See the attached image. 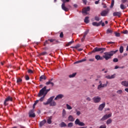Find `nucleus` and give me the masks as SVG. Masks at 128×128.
Listing matches in <instances>:
<instances>
[{
    "instance_id": "obj_45",
    "label": "nucleus",
    "mask_w": 128,
    "mask_h": 128,
    "mask_svg": "<svg viewBox=\"0 0 128 128\" xmlns=\"http://www.w3.org/2000/svg\"><path fill=\"white\" fill-rule=\"evenodd\" d=\"M113 62H118V59L117 58H114V60H113Z\"/></svg>"
},
{
    "instance_id": "obj_47",
    "label": "nucleus",
    "mask_w": 128,
    "mask_h": 128,
    "mask_svg": "<svg viewBox=\"0 0 128 128\" xmlns=\"http://www.w3.org/2000/svg\"><path fill=\"white\" fill-rule=\"evenodd\" d=\"M76 112L77 116H80V112L76 110Z\"/></svg>"
},
{
    "instance_id": "obj_55",
    "label": "nucleus",
    "mask_w": 128,
    "mask_h": 128,
    "mask_svg": "<svg viewBox=\"0 0 128 128\" xmlns=\"http://www.w3.org/2000/svg\"><path fill=\"white\" fill-rule=\"evenodd\" d=\"M72 42H74V41H71L70 42H68V44H67V46H70V45L72 44Z\"/></svg>"
},
{
    "instance_id": "obj_59",
    "label": "nucleus",
    "mask_w": 128,
    "mask_h": 128,
    "mask_svg": "<svg viewBox=\"0 0 128 128\" xmlns=\"http://www.w3.org/2000/svg\"><path fill=\"white\" fill-rule=\"evenodd\" d=\"M86 100H88V102H90V100H92V99H90V97H88L86 98Z\"/></svg>"
},
{
    "instance_id": "obj_50",
    "label": "nucleus",
    "mask_w": 128,
    "mask_h": 128,
    "mask_svg": "<svg viewBox=\"0 0 128 128\" xmlns=\"http://www.w3.org/2000/svg\"><path fill=\"white\" fill-rule=\"evenodd\" d=\"M25 78L26 80H30V77L26 75L25 77Z\"/></svg>"
},
{
    "instance_id": "obj_29",
    "label": "nucleus",
    "mask_w": 128,
    "mask_h": 128,
    "mask_svg": "<svg viewBox=\"0 0 128 128\" xmlns=\"http://www.w3.org/2000/svg\"><path fill=\"white\" fill-rule=\"evenodd\" d=\"M76 76V73H73L72 74L69 75V78H74Z\"/></svg>"
},
{
    "instance_id": "obj_25",
    "label": "nucleus",
    "mask_w": 128,
    "mask_h": 128,
    "mask_svg": "<svg viewBox=\"0 0 128 128\" xmlns=\"http://www.w3.org/2000/svg\"><path fill=\"white\" fill-rule=\"evenodd\" d=\"M52 116L48 117V119L47 120V122L48 124H52Z\"/></svg>"
},
{
    "instance_id": "obj_48",
    "label": "nucleus",
    "mask_w": 128,
    "mask_h": 128,
    "mask_svg": "<svg viewBox=\"0 0 128 128\" xmlns=\"http://www.w3.org/2000/svg\"><path fill=\"white\" fill-rule=\"evenodd\" d=\"M50 42H56L55 39H49L48 40Z\"/></svg>"
},
{
    "instance_id": "obj_22",
    "label": "nucleus",
    "mask_w": 128,
    "mask_h": 128,
    "mask_svg": "<svg viewBox=\"0 0 128 128\" xmlns=\"http://www.w3.org/2000/svg\"><path fill=\"white\" fill-rule=\"evenodd\" d=\"M46 80V76H44V75H42L40 76V82H42V80Z\"/></svg>"
},
{
    "instance_id": "obj_34",
    "label": "nucleus",
    "mask_w": 128,
    "mask_h": 128,
    "mask_svg": "<svg viewBox=\"0 0 128 128\" xmlns=\"http://www.w3.org/2000/svg\"><path fill=\"white\" fill-rule=\"evenodd\" d=\"M72 126H74V124L72 122H70L68 124V128H72Z\"/></svg>"
},
{
    "instance_id": "obj_38",
    "label": "nucleus",
    "mask_w": 128,
    "mask_h": 128,
    "mask_svg": "<svg viewBox=\"0 0 128 128\" xmlns=\"http://www.w3.org/2000/svg\"><path fill=\"white\" fill-rule=\"evenodd\" d=\"M116 94H122V90H120L116 91Z\"/></svg>"
},
{
    "instance_id": "obj_53",
    "label": "nucleus",
    "mask_w": 128,
    "mask_h": 128,
    "mask_svg": "<svg viewBox=\"0 0 128 128\" xmlns=\"http://www.w3.org/2000/svg\"><path fill=\"white\" fill-rule=\"evenodd\" d=\"M89 62H94V58H91L89 59Z\"/></svg>"
},
{
    "instance_id": "obj_52",
    "label": "nucleus",
    "mask_w": 128,
    "mask_h": 128,
    "mask_svg": "<svg viewBox=\"0 0 128 128\" xmlns=\"http://www.w3.org/2000/svg\"><path fill=\"white\" fill-rule=\"evenodd\" d=\"M88 34V30H86L84 32V36H86V34Z\"/></svg>"
},
{
    "instance_id": "obj_8",
    "label": "nucleus",
    "mask_w": 128,
    "mask_h": 128,
    "mask_svg": "<svg viewBox=\"0 0 128 128\" xmlns=\"http://www.w3.org/2000/svg\"><path fill=\"white\" fill-rule=\"evenodd\" d=\"M102 100V98L98 96H94L92 98V100L95 104H98L100 102V100Z\"/></svg>"
},
{
    "instance_id": "obj_51",
    "label": "nucleus",
    "mask_w": 128,
    "mask_h": 128,
    "mask_svg": "<svg viewBox=\"0 0 128 128\" xmlns=\"http://www.w3.org/2000/svg\"><path fill=\"white\" fill-rule=\"evenodd\" d=\"M86 58H84V59L80 60V62H86Z\"/></svg>"
},
{
    "instance_id": "obj_62",
    "label": "nucleus",
    "mask_w": 128,
    "mask_h": 128,
    "mask_svg": "<svg viewBox=\"0 0 128 128\" xmlns=\"http://www.w3.org/2000/svg\"><path fill=\"white\" fill-rule=\"evenodd\" d=\"M118 68H120V66H116L114 68V69L115 70H118Z\"/></svg>"
},
{
    "instance_id": "obj_27",
    "label": "nucleus",
    "mask_w": 128,
    "mask_h": 128,
    "mask_svg": "<svg viewBox=\"0 0 128 128\" xmlns=\"http://www.w3.org/2000/svg\"><path fill=\"white\" fill-rule=\"evenodd\" d=\"M112 122V120L110 118H109L107 120L106 124H110Z\"/></svg>"
},
{
    "instance_id": "obj_17",
    "label": "nucleus",
    "mask_w": 128,
    "mask_h": 128,
    "mask_svg": "<svg viewBox=\"0 0 128 128\" xmlns=\"http://www.w3.org/2000/svg\"><path fill=\"white\" fill-rule=\"evenodd\" d=\"M62 118H66V112L64 109L62 110Z\"/></svg>"
},
{
    "instance_id": "obj_43",
    "label": "nucleus",
    "mask_w": 128,
    "mask_h": 128,
    "mask_svg": "<svg viewBox=\"0 0 128 128\" xmlns=\"http://www.w3.org/2000/svg\"><path fill=\"white\" fill-rule=\"evenodd\" d=\"M115 36H118V37L120 36V34L116 32Z\"/></svg>"
},
{
    "instance_id": "obj_7",
    "label": "nucleus",
    "mask_w": 128,
    "mask_h": 128,
    "mask_svg": "<svg viewBox=\"0 0 128 128\" xmlns=\"http://www.w3.org/2000/svg\"><path fill=\"white\" fill-rule=\"evenodd\" d=\"M54 96H52L50 97L47 100L46 102H44V106H48V104H50L54 100Z\"/></svg>"
},
{
    "instance_id": "obj_1",
    "label": "nucleus",
    "mask_w": 128,
    "mask_h": 128,
    "mask_svg": "<svg viewBox=\"0 0 128 128\" xmlns=\"http://www.w3.org/2000/svg\"><path fill=\"white\" fill-rule=\"evenodd\" d=\"M118 50H116L115 51L112 50L110 52H104V54L103 56L104 58H105L106 60H110V58H112V56L114 54H116V52H118Z\"/></svg>"
},
{
    "instance_id": "obj_31",
    "label": "nucleus",
    "mask_w": 128,
    "mask_h": 128,
    "mask_svg": "<svg viewBox=\"0 0 128 128\" xmlns=\"http://www.w3.org/2000/svg\"><path fill=\"white\" fill-rule=\"evenodd\" d=\"M120 8H121V10H125V8H126V6L123 4H121L120 5Z\"/></svg>"
},
{
    "instance_id": "obj_32",
    "label": "nucleus",
    "mask_w": 128,
    "mask_h": 128,
    "mask_svg": "<svg viewBox=\"0 0 128 128\" xmlns=\"http://www.w3.org/2000/svg\"><path fill=\"white\" fill-rule=\"evenodd\" d=\"M46 84L47 86H48V84H52V86H54V82H50V81H48V82H46Z\"/></svg>"
},
{
    "instance_id": "obj_26",
    "label": "nucleus",
    "mask_w": 128,
    "mask_h": 128,
    "mask_svg": "<svg viewBox=\"0 0 128 128\" xmlns=\"http://www.w3.org/2000/svg\"><path fill=\"white\" fill-rule=\"evenodd\" d=\"M89 18L88 16H86L84 20V22H86V24H88V22H90V20H88Z\"/></svg>"
},
{
    "instance_id": "obj_39",
    "label": "nucleus",
    "mask_w": 128,
    "mask_h": 128,
    "mask_svg": "<svg viewBox=\"0 0 128 128\" xmlns=\"http://www.w3.org/2000/svg\"><path fill=\"white\" fill-rule=\"evenodd\" d=\"M80 44H78L76 46H75L74 47H71L72 48H80Z\"/></svg>"
},
{
    "instance_id": "obj_10",
    "label": "nucleus",
    "mask_w": 128,
    "mask_h": 128,
    "mask_svg": "<svg viewBox=\"0 0 128 128\" xmlns=\"http://www.w3.org/2000/svg\"><path fill=\"white\" fill-rule=\"evenodd\" d=\"M110 12V10H103L101 13L100 14L102 16H108V14Z\"/></svg>"
},
{
    "instance_id": "obj_2",
    "label": "nucleus",
    "mask_w": 128,
    "mask_h": 128,
    "mask_svg": "<svg viewBox=\"0 0 128 128\" xmlns=\"http://www.w3.org/2000/svg\"><path fill=\"white\" fill-rule=\"evenodd\" d=\"M50 90V88L46 90V86H44L42 89H41L40 91V92L38 94V96H42L43 94H44V96H46L48 92Z\"/></svg>"
},
{
    "instance_id": "obj_9",
    "label": "nucleus",
    "mask_w": 128,
    "mask_h": 128,
    "mask_svg": "<svg viewBox=\"0 0 128 128\" xmlns=\"http://www.w3.org/2000/svg\"><path fill=\"white\" fill-rule=\"evenodd\" d=\"M101 50H106V48L96 47L92 50V52H101Z\"/></svg>"
},
{
    "instance_id": "obj_20",
    "label": "nucleus",
    "mask_w": 128,
    "mask_h": 128,
    "mask_svg": "<svg viewBox=\"0 0 128 128\" xmlns=\"http://www.w3.org/2000/svg\"><path fill=\"white\" fill-rule=\"evenodd\" d=\"M68 120H69V122H74V118L72 116L70 115L68 117Z\"/></svg>"
},
{
    "instance_id": "obj_19",
    "label": "nucleus",
    "mask_w": 128,
    "mask_h": 128,
    "mask_svg": "<svg viewBox=\"0 0 128 128\" xmlns=\"http://www.w3.org/2000/svg\"><path fill=\"white\" fill-rule=\"evenodd\" d=\"M46 119H44L42 121L40 122V124H39L40 126V127L44 125V124H46Z\"/></svg>"
},
{
    "instance_id": "obj_14",
    "label": "nucleus",
    "mask_w": 128,
    "mask_h": 128,
    "mask_svg": "<svg viewBox=\"0 0 128 128\" xmlns=\"http://www.w3.org/2000/svg\"><path fill=\"white\" fill-rule=\"evenodd\" d=\"M105 106H106V103L105 102H104L102 104H100L99 106V107H98V110H102Z\"/></svg>"
},
{
    "instance_id": "obj_11",
    "label": "nucleus",
    "mask_w": 128,
    "mask_h": 128,
    "mask_svg": "<svg viewBox=\"0 0 128 128\" xmlns=\"http://www.w3.org/2000/svg\"><path fill=\"white\" fill-rule=\"evenodd\" d=\"M106 88V84H100L98 86L97 88L98 90H101L102 88Z\"/></svg>"
},
{
    "instance_id": "obj_3",
    "label": "nucleus",
    "mask_w": 128,
    "mask_h": 128,
    "mask_svg": "<svg viewBox=\"0 0 128 128\" xmlns=\"http://www.w3.org/2000/svg\"><path fill=\"white\" fill-rule=\"evenodd\" d=\"M74 124H75L80 126H86V124H84V123L83 122H80V119L78 118L76 119L74 122Z\"/></svg>"
},
{
    "instance_id": "obj_57",
    "label": "nucleus",
    "mask_w": 128,
    "mask_h": 128,
    "mask_svg": "<svg viewBox=\"0 0 128 128\" xmlns=\"http://www.w3.org/2000/svg\"><path fill=\"white\" fill-rule=\"evenodd\" d=\"M123 34H128V30H126L123 32Z\"/></svg>"
},
{
    "instance_id": "obj_24",
    "label": "nucleus",
    "mask_w": 128,
    "mask_h": 128,
    "mask_svg": "<svg viewBox=\"0 0 128 128\" xmlns=\"http://www.w3.org/2000/svg\"><path fill=\"white\" fill-rule=\"evenodd\" d=\"M49 104L50 106H56V102L54 101H52Z\"/></svg>"
},
{
    "instance_id": "obj_40",
    "label": "nucleus",
    "mask_w": 128,
    "mask_h": 128,
    "mask_svg": "<svg viewBox=\"0 0 128 128\" xmlns=\"http://www.w3.org/2000/svg\"><path fill=\"white\" fill-rule=\"evenodd\" d=\"M42 96H43L41 98H40V102H42V100H44V96H44V94H43Z\"/></svg>"
},
{
    "instance_id": "obj_49",
    "label": "nucleus",
    "mask_w": 128,
    "mask_h": 128,
    "mask_svg": "<svg viewBox=\"0 0 128 128\" xmlns=\"http://www.w3.org/2000/svg\"><path fill=\"white\" fill-rule=\"evenodd\" d=\"M28 74H32V70L30 69H28Z\"/></svg>"
},
{
    "instance_id": "obj_41",
    "label": "nucleus",
    "mask_w": 128,
    "mask_h": 128,
    "mask_svg": "<svg viewBox=\"0 0 128 128\" xmlns=\"http://www.w3.org/2000/svg\"><path fill=\"white\" fill-rule=\"evenodd\" d=\"M94 18H95V20H96V22H99V20H100V17H98V16H96Z\"/></svg>"
},
{
    "instance_id": "obj_63",
    "label": "nucleus",
    "mask_w": 128,
    "mask_h": 128,
    "mask_svg": "<svg viewBox=\"0 0 128 128\" xmlns=\"http://www.w3.org/2000/svg\"><path fill=\"white\" fill-rule=\"evenodd\" d=\"M80 60L76 62L74 64H80Z\"/></svg>"
},
{
    "instance_id": "obj_4",
    "label": "nucleus",
    "mask_w": 128,
    "mask_h": 128,
    "mask_svg": "<svg viewBox=\"0 0 128 128\" xmlns=\"http://www.w3.org/2000/svg\"><path fill=\"white\" fill-rule=\"evenodd\" d=\"M8 102H12V97L8 96L4 101V105L8 106Z\"/></svg>"
},
{
    "instance_id": "obj_30",
    "label": "nucleus",
    "mask_w": 128,
    "mask_h": 128,
    "mask_svg": "<svg viewBox=\"0 0 128 128\" xmlns=\"http://www.w3.org/2000/svg\"><path fill=\"white\" fill-rule=\"evenodd\" d=\"M22 82V80L20 78H18L17 79V80H16V82L18 84H20V82Z\"/></svg>"
},
{
    "instance_id": "obj_12",
    "label": "nucleus",
    "mask_w": 128,
    "mask_h": 128,
    "mask_svg": "<svg viewBox=\"0 0 128 128\" xmlns=\"http://www.w3.org/2000/svg\"><path fill=\"white\" fill-rule=\"evenodd\" d=\"M116 74H114L112 75H108L106 76V78H108V80H112V78H116Z\"/></svg>"
},
{
    "instance_id": "obj_13",
    "label": "nucleus",
    "mask_w": 128,
    "mask_h": 128,
    "mask_svg": "<svg viewBox=\"0 0 128 128\" xmlns=\"http://www.w3.org/2000/svg\"><path fill=\"white\" fill-rule=\"evenodd\" d=\"M90 6H88L87 8H84L82 10V13L88 14V12H90Z\"/></svg>"
},
{
    "instance_id": "obj_6",
    "label": "nucleus",
    "mask_w": 128,
    "mask_h": 128,
    "mask_svg": "<svg viewBox=\"0 0 128 128\" xmlns=\"http://www.w3.org/2000/svg\"><path fill=\"white\" fill-rule=\"evenodd\" d=\"M62 2V8L63 10H64V12H68V8L66 7V0H61Z\"/></svg>"
},
{
    "instance_id": "obj_15",
    "label": "nucleus",
    "mask_w": 128,
    "mask_h": 128,
    "mask_svg": "<svg viewBox=\"0 0 128 128\" xmlns=\"http://www.w3.org/2000/svg\"><path fill=\"white\" fill-rule=\"evenodd\" d=\"M122 14V12H116L113 13L114 16H118L120 18Z\"/></svg>"
},
{
    "instance_id": "obj_5",
    "label": "nucleus",
    "mask_w": 128,
    "mask_h": 128,
    "mask_svg": "<svg viewBox=\"0 0 128 128\" xmlns=\"http://www.w3.org/2000/svg\"><path fill=\"white\" fill-rule=\"evenodd\" d=\"M112 113L108 114H105L104 115L102 118L100 120L102 122H104V120H108V118H110L112 117Z\"/></svg>"
},
{
    "instance_id": "obj_21",
    "label": "nucleus",
    "mask_w": 128,
    "mask_h": 128,
    "mask_svg": "<svg viewBox=\"0 0 128 128\" xmlns=\"http://www.w3.org/2000/svg\"><path fill=\"white\" fill-rule=\"evenodd\" d=\"M92 24L94 26H100V22H92Z\"/></svg>"
},
{
    "instance_id": "obj_46",
    "label": "nucleus",
    "mask_w": 128,
    "mask_h": 128,
    "mask_svg": "<svg viewBox=\"0 0 128 128\" xmlns=\"http://www.w3.org/2000/svg\"><path fill=\"white\" fill-rule=\"evenodd\" d=\"M46 54H48V53H46V52H44L41 53V56H46Z\"/></svg>"
},
{
    "instance_id": "obj_56",
    "label": "nucleus",
    "mask_w": 128,
    "mask_h": 128,
    "mask_svg": "<svg viewBox=\"0 0 128 128\" xmlns=\"http://www.w3.org/2000/svg\"><path fill=\"white\" fill-rule=\"evenodd\" d=\"M83 2V4H86V2H88V1L86 0H82Z\"/></svg>"
},
{
    "instance_id": "obj_42",
    "label": "nucleus",
    "mask_w": 128,
    "mask_h": 128,
    "mask_svg": "<svg viewBox=\"0 0 128 128\" xmlns=\"http://www.w3.org/2000/svg\"><path fill=\"white\" fill-rule=\"evenodd\" d=\"M99 128H106V124H103V125H101Z\"/></svg>"
},
{
    "instance_id": "obj_23",
    "label": "nucleus",
    "mask_w": 128,
    "mask_h": 128,
    "mask_svg": "<svg viewBox=\"0 0 128 128\" xmlns=\"http://www.w3.org/2000/svg\"><path fill=\"white\" fill-rule=\"evenodd\" d=\"M60 128H66V124L64 122H62L59 124Z\"/></svg>"
},
{
    "instance_id": "obj_64",
    "label": "nucleus",
    "mask_w": 128,
    "mask_h": 128,
    "mask_svg": "<svg viewBox=\"0 0 128 128\" xmlns=\"http://www.w3.org/2000/svg\"><path fill=\"white\" fill-rule=\"evenodd\" d=\"M125 92H128V88H126L124 89Z\"/></svg>"
},
{
    "instance_id": "obj_60",
    "label": "nucleus",
    "mask_w": 128,
    "mask_h": 128,
    "mask_svg": "<svg viewBox=\"0 0 128 128\" xmlns=\"http://www.w3.org/2000/svg\"><path fill=\"white\" fill-rule=\"evenodd\" d=\"M100 0H98V1L95 2V4H98V3L100 2Z\"/></svg>"
},
{
    "instance_id": "obj_36",
    "label": "nucleus",
    "mask_w": 128,
    "mask_h": 128,
    "mask_svg": "<svg viewBox=\"0 0 128 128\" xmlns=\"http://www.w3.org/2000/svg\"><path fill=\"white\" fill-rule=\"evenodd\" d=\"M66 106L67 110H72V106H70L68 104H66Z\"/></svg>"
},
{
    "instance_id": "obj_16",
    "label": "nucleus",
    "mask_w": 128,
    "mask_h": 128,
    "mask_svg": "<svg viewBox=\"0 0 128 128\" xmlns=\"http://www.w3.org/2000/svg\"><path fill=\"white\" fill-rule=\"evenodd\" d=\"M64 96L62 94H58L55 98L54 100H60V98H62Z\"/></svg>"
},
{
    "instance_id": "obj_35",
    "label": "nucleus",
    "mask_w": 128,
    "mask_h": 128,
    "mask_svg": "<svg viewBox=\"0 0 128 128\" xmlns=\"http://www.w3.org/2000/svg\"><path fill=\"white\" fill-rule=\"evenodd\" d=\"M29 117L30 118H32V110H31L29 112Z\"/></svg>"
},
{
    "instance_id": "obj_54",
    "label": "nucleus",
    "mask_w": 128,
    "mask_h": 128,
    "mask_svg": "<svg viewBox=\"0 0 128 128\" xmlns=\"http://www.w3.org/2000/svg\"><path fill=\"white\" fill-rule=\"evenodd\" d=\"M86 36L84 35L83 36V38H82V42H84V38H86Z\"/></svg>"
},
{
    "instance_id": "obj_61",
    "label": "nucleus",
    "mask_w": 128,
    "mask_h": 128,
    "mask_svg": "<svg viewBox=\"0 0 128 128\" xmlns=\"http://www.w3.org/2000/svg\"><path fill=\"white\" fill-rule=\"evenodd\" d=\"M127 1H128V0H122V2L123 4H124V2H126Z\"/></svg>"
},
{
    "instance_id": "obj_58",
    "label": "nucleus",
    "mask_w": 128,
    "mask_h": 128,
    "mask_svg": "<svg viewBox=\"0 0 128 128\" xmlns=\"http://www.w3.org/2000/svg\"><path fill=\"white\" fill-rule=\"evenodd\" d=\"M60 38H64V34L62 32H61L60 35Z\"/></svg>"
},
{
    "instance_id": "obj_28",
    "label": "nucleus",
    "mask_w": 128,
    "mask_h": 128,
    "mask_svg": "<svg viewBox=\"0 0 128 128\" xmlns=\"http://www.w3.org/2000/svg\"><path fill=\"white\" fill-rule=\"evenodd\" d=\"M112 30L108 28L106 31V34H112Z\"/></svg>"
},
{
    "instance_id": "obj_18",
    "label": "nucleus",
    "mask_w": 128,
    "mask_h": 128,
    "mask_svg": "<svg viewBox=\"0 0 128 128\" xmlns=\"http://www.w3.org/2000/svg\"><path fill=\"white\" fill-rule=\"evenodd\" d=\"M95 58L97 60H104V58L102 57H101L100 56V55H96L95 56Z\"/></svg>"
},
{
    "instance_id": "obj_44",
    "label": "nucleus",
    "mask_w": 128,
    "mask_h": 128,
    "mask_svg": "<svg viewBox=\"0 0 128 128\" xmlns=\"http://www.w3.org/2000/svg\"><path fill=\"white\" fill-rule=\"evenodd\" d=\"M38 102V100H36L33 105V108H34V106Z\"/></svg>"
},
{
    "instance_id": "obj_33",
    "label": "nucleus",
    "mask_w": 128,
    "mask_h": 128,
    "mask_svg": "<svg viewBox=\"0 0 128 128\" xmlns=\"http://www.w3.org/2000/svg\"><path fill=\"white\" fill-rule=\"evenodd\" d=\"M120 54H122L124 52V46H121L120 48Z\"/></svg>"
},
{
    "instance_id": "obj_37",
    "label": "nucleus",
    "mask_w": 128,
    "mask_h": 128,
    "mask_svg": "<svg viewBox=\"0 0 128 128\" xmlns=\"http://www.w3.org/2000/svg\"><path fill=\"white\" fill-rule=\"evenodd\" d=\"M114 4V0H112V3L110 6V8H113Z\"/></svg>"
}]
</instances>
